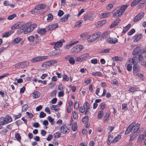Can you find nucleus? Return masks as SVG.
Listing matches in <instances>:
<instances>
[{"label": "nucleus", "mask_w": 146, "mask_h": 146, "mask_svg": "<svg viewBox=\"0 0 146 146\" xmlns=\"http://www.w3.org/2000/svg\"><path fill=\"white\" fill-rule=\"evenodd\" d=\"M31 22L27 23L26 24L23 22H21L14 25L11 27V28H19L17 31V33L20 34L24 31V33L26 34L33 31V30L32 26H31Z\"/></svg>", "instance_id": "nucleus-1"}, {"label": "nucleus", "mask_w": 146, "mask_h": 146, "mask_svg": "<svg viewBox=\"0 0 146 146\" xmlns=\"http://www.w3.org/2000/svg\"><path fill=\"white\" fill-rule=\"evenodd\" d=\"M131 125H132V134L130 135V137L131 139L133 140L140 133L139 128L141 127V125L139 123H137L134 125L133 123H131Z\"/></svg>", "instance_id": "nucleus-2"}, {"label": "nucleus", "mask_w": 146, "mask_h": 146, "mask_svg": "<svg viewBox=\"0 0 146 146\" xmlns=\"http://www.w3.org/2000/svg\"><path fill=\"white\" fill-rule=\"evenodd\" d=\"M127 7L128 5H127L122 6L120 8L117 10L115 12L113 13V17L114 18H116L120 16L123 14Z\"/></svg>", "instance_id": "nucleus-3"}, {"label": "nucleus", "mask_w": 146, "mask_h": 146, "mask_svg": "<svg viewBox=\"0 0 146 146\" xmlns=\"http://www.w3.org/2000/svg\"><path fill=\"white\" fill-rule=\"evenodd\" d=\"M64 42V39H62L56 42H52L50 43L51 45L54 46V48L56 50L59 49V47H61L62 45V43Z\"/></svg>", "instance_id": "nucleus-4"}, {"label": "nucleus", "mask_w": 146, "mask_h": 146, "mask_svg": "<svg viewBox=\"0 0 146 146\" xmlns=\"http://www.w3.org/2000/svg\"><path fill=\"white\" fill-rule=\"evenodd\" d=\"M48 58V57L47 56H39L33 58L32 59L31 61L33 63H37L47 59Z\"/></svg>", "instance_id": "nucleus-5"}, {"label": "nucleus", "mask_w": 146, "mask_h": 146, "mask_svg": "<svg viewBox=\"0 0 146 146\" xmlns=\"http://www.w3.org/2000/svg\"><path fill=\"white\" fill-rule=\"evenodd\" d=\"M83 48V46L82 45H77L74 46L71 50V53H77L81 51Z\"/></svg>", "instance_id": "nucleus-6"}, {"label": "nucleus", "mask_w": 146, "mask_h": 146, "mask_svg": "<svg viewBox=\"0 0 146 146\" xmlns=\"http://www.w3.org/2000/svg\"><path fill=\"white\" fill-rule=\"evenodd\" d=\"M90 56V54L88 53L83 54L75 59L77 62H81L86 59L88 58Z\"/></svg>", "instance_id": "nucleus-7"}, {"label": "nucleus", "mask_w": 146, "mask_h": 146, "mask_svg": "<svg viewBox=\"0 0 146 146\" xmlns=\"http://www.w3.org/2000/svg\"><path fill=\"white\" fill-rule=\"evenodd\" d=\"M56 63L57 61H56L52 60L45 62L42 64V66L44 67H46L48 66L53 65Z\"/></svg>", "instance_id": "nucleus-8"}, {"label": "nucleus", "mask_w": 146, "mask_h": 146, "mask_svg": "<svg viewBox=\"0 0 146 146\" xmlns=\"http://www.w3.org/2000/svg\"><path fill=\"white\" fill-rule=\"evenodd\" d=\"M144 15V13L143 12L138 13L134 18L133 22H135L139 21L143 17Z\"/></svg>", "instance_id": "nucleus-9"}, {"label": "nucleus", "mask_w": 146, "mask_h": 146, "mask_svg": "<svg viewBox=\"0 0 146 146\" xmlns=\"http://www.w3.org/2000/svg\"><path fill=\"white\" fill-rule=\"evenodd\" d=\"M65 60L67 61H68L69 63L72 64H74L75 63V60L74 58L68 55L65 57Z\"/></svg>", "instance_id": "nucleus-10"}, {"label": "nucleus", "mask_w": 146, "mask_h": 146, "mask_svg": "<svg viewBox=\"0 0 146 146\" xmlns=\"http://www.w3.org/2000/svg\"><path fill=\"white\" fill-rule=\"evenodd\" d=\"M48 31H47L46 27L45 28H38L37 30V32L39 34L41 35H45L46 33Z\"/></svg>", "instance_id": "nucleus-11"}, {"label": "nucleus", "mask_w": 146, "mask_h": 146, "mask_svg": "<svg viewBox=\"0 0 146 146\" xmlns=\"http://www.w3.org/2000/svg\"><path fill=\"white\" fill-rule=\"evenodd\" d=\"M58 26V24L57 23L49 25L48 27H46L47 31H48L53 30L56 28Z\"/></svg>", "instance_id": "nucleus-12"}, {"label": "nucleus", "mask_w": 146, "mask_h": 146, "mask_svg": "<svg viewBox=\"0 0 146 146\" xmlns=\"http://www.w3.org/2000/svg\"><path fill=\"white\" fill-rule=\"evenodd\" d=\"M107 41L109 43L113 44L117 42V39L116 38H109L107 39Z\"/></svg>", "instance_id": "nucleus-13"}, {"label": "nucleus", "mask_w": 146, "mask_h": 146, "mask_svg": "<svg viewBox=\"0 0 146 146\" xmlns=\"http://www.w3.org/2000/svg\"><path fill=\"white\" fill-rule=\"evenodd\" d=\"M46 7V5L44 4H40L35 6V9L40 10L45 8Z\"/></svg>", "instance_id": "nucleus-14"}, {"label": "nucleus", "mask_w": 146, "mask_h": 146, "mask_svg": "<svg viewBox=\"0 0 146 146\" xmlns=\"http://www.w3.org/2000/svg\"><path fill=\"white\" fill-rule=\"evenodd\" d=\"M120 21V19H118L115 21H113L110 25V28H112L114 27L119 23Z\"/></svg>", "instance_id": "nucleus-15"}, {"label": "nucleus", "mask_w": 146, "mask_h": 146, "mask_svg": "<svg viewBox=\"0 0 146 146\" xmlns=\"http://www.w3.org/2000/svg\"><path fill=\"white\" fill-rule=\"evenodd\" d=\"M60 131L62 133H66L68 129L67 128V126L66 125H62L60 128Z\"/></svg>", "instance_id": "nucleus-16"}, {"label": "nucleus", "mask_w": 146, "mask_h": 146, "mask_svg": "<svg viewBox=\"0 0 146 146\" xmlns=\"http://www.w3.org/2000/svg\"><path fill=\"white\" fill-rule=\"evenodd\" d=\"M140 48L138 47L134 49L133 52V54L134 55H138V54L141 52Z\"/></svg>", "instance_id": "nucleus-17"}, {"label": "nucleus", "mask_w": 146, "mask_h": 146, "mask_svg": "<svg viewBox=\"0 0 146 146\" xmlns=\"http://www.w3.org/2000/svg\"><path fill=\"white\" fill-rule=\"evenodd\" d=\"M140 69V68L139 66L137 64L134 65L133 68V74L138 72L139 70Z\"/></svg>", "instance_id": "nucleus-18"}, {"label": "nucleus", "mask_w": 146, "mask_h": 146, "mask_svg": "<svg viewBox=\"0 0 146 146\" xmlns=\"http://www.w3.org/2000/svg\"><path fill=\"white\" fill-rule=\"evenodd\" d=\"M141 34H137L135 35L133 37L134 42H137L139 41L141 38Z\"/></svg>", "instance_id": "nucleus-19"}, {"label": "nucleus", "mask_w": 146, "mask_h": 146, "mask_svg": "<svg viewBox=\"0 0 146 146\" xmlns=\"http://www.w3.org/2000/svg\"><path fill=\"white\" fill-rule=\"evenodd\" d=\"M101 35V33L99 32H97L96 33H94L92 35V36L94 38L95 41Z\"/></svg>", "instance_id": "nucleus-20"}, {"label": "nucleus", "mask_w": 146, "mask_h": 146, "mask_svg": "<svg viewBox=\"0 0 146 146\" xmlns=\"http://www.w3.org/2000/svg\"><path fill=\"white\" fill-rule=\"evenodd\" d=\"M78 42V41H77L76 42H71L69 44L66 45V46L65 47V48L67 49H69L70 48V47H72V46L76 44Z\"/></svg>", "instance_id": "nucleus-21"}, {"label": "nucleus", "mask_w": 146, "mask_h": 146, "mask_svg": "<svg viewBox=\"0 0 146 146\" xmlns=\"http://www.w3.org/2000/svg\"><path fill=\"white\" fill-rule=\"evenodd\" d=\"M4 118L6 121L7 124L11 122L12 121L11 117L9 115H7L4 117Z\"/></svg>", "instance_id": "nucleus-22"}, {"label": "nucleus", "mask_w": 146, "mask_h": 146, "mask_svg": "<svg viewBox=\"0 0 146 146\" xmlns=\"http://www.w3.org/2000/svg\"><path fill=\"white\" fill-rule=\"evenodd\" d=\"M110 114L106 113L104 117V123H107L109 119V117L110 116Z\"/></svg>", "instance_id": "nucleus-23"}, {"label": "nucleus", "mask_w": 146, "mask_h": 146, "mask_svg": "<svg viewBox=\"0 0 146 146\" xmlns=\"http://www.w3.org/2000/svg\"><path fill=\"white\" fill-rule=\"evenodd\" d=\"M14 31H9L6 32L2 36L3 37H7L10 35Z\"/></svg>", "instance_id": "nucleus-24"}, {"label": "nucleus", "mask_w": 146, "mask_h": 146, "mask_svg": "<svg viewBox=\"0 0 146 146\" xmlns=\"http://www.w3.org/2000/svg\"><path fill=\"white\" fill-rule=\"evenodd\" d=\"M22 40V38L20 37H17L14 39L13 41V43L15 44H17Z\"/></svg>", "instance_id": "nucleus-25"}, {"label": "nucleus", "mask_w": 146, "mask_h": 146, "mask_svg": "<svg viewBox=\"0 0 146 146\" xmlns=\"http://www.w3.org/2000/svg\"><path fill=\"white\" fill-rule=\"evenodd\" d=\"M40 93L38 91H36L33 93V97L35 98H37L40 96Z\"/></svg>", "instance_id": "nucleus-26"}, {"label": "nucleus", "mask_w": 146, "mask_h": 146, "mask_svg": "<svg viewBox=\"0 0 146 146\" xmlns=\"http://www.w3.org/2000/svg\"><path fill=\"white\" fill-rule=\"evenodd\" d=\"M84 19L85 21H87L88 20L92 21L93 19V18L91 16L88 15H86L84 17Z\"/></svg>", "instance_id": "nucleus-27"}, {"label": "nucleus", "mask_w": 146, "mask_h": 146, "mask_svg": "<svg viewBox=\"0 0 146 146\" xmlns=\"http://www.w3.org/2000/svg\"><path fill=\"white\" fill-rule=\"evenodd\" d=\"M0 123L1 125H5L7 124L4 117H1L0 118Z\"/></svg>", "instance_id": "nucleus-28"}, {"label": "nucleus", "mask_w": 146, "mask_h": 146, "mask_svg": "<svg viewBox=\"0 0 146 146\" xmlns=\"http://www.w3.org/2000/svg\"><path fill=\"white\" fill-rule=\"evenodd\" d=\"M69 14L66 15H64L62 18L61 19V21L62 22H64L66 21L68 17L69 16Z\"/></svg>", "instance_id": "nucleus-29"}, {"label": "nucleus", "mask_w": 146, "mask_h": 146, "mask_svg": "<svg viewBox=\"0 0 146 146\" xmlns=\"http://www.w3.org/2000/svg\"><path fill=\"white\" fill-rule=\"evenodd\" d=\"M111 15V13L110 12L101 13V17L102 18H106Z\"/></svg>", "instance_id": "nucleus-30"}, {"label": "nucleus", "mask_w": 146, "mask_h": 146, "mask_svg": "<svg viewBox=\"0 0 146 146\" xmlns=\"http://www.w3.org/2000/svg\"><path fill=\"white\" fill-rule=\"evenodd\" d=\"M131 125V124L127 128L125 132V134H127L129 133L130 132L132 133Z\"/></svg>", "instance_id": "nucleus-31"}, {"label": "nucleus", "mask_w": 146, "mask_h": 146, "mask_svg": "<svg viewBox=\"0 0 146 146\" xmlns=\"http://www.w3.org/2000/svg\"><path fill=\"white\" fill-rule=\"evenodd\" d=\"M121 138V136L120 135H117L116 137L113 139V141L111 142V143H116L119 141Z\"/></svg>", "instance_id": "nucleus-32"}, {"label": "nucleus", "mask_w": 146, "mask_h": 146, "mask_svg": "<svg viewBox=\"0 0 146 146\" xmlns=\"http://www.w3.org/2000/svg\"><path fill=\"white\" fill-rule=\"evenodd\" d=\"M140 2V0H134L131 4V6L133 7L137 5Z\"/></svg>", "instance_id": "nucleus-33"}, {"label": "nucleus", "mask_w": 146, "mask_h": 146, "mask_svg": "<svg viewBox=\"0 0 146 146\" xmlns=\"http://www.w3.org/2000/svg\"><path fill=\"white\" fill-rule=\"evenodd\" d=\"M92 74L93 76H102V74L100 72H93L92 73Z\"/></svg>", "instance_id": "nucleus-34"}, {"label": "nucleus", "mask_w": 146, "mask_h": 146, "mask_svg": "<svg viewBox=\"0 0 146 146\" xmlns=\"http://www.w3.org/2000/svg\"><path fill=\"white\" fill-rule=\"evenodd\" d=\"M131 25L130 24H128L127 26H126L123 31V33H125L126 32L128 31L129 28L130 27Z\"/></svg>", "instance_id": "nucleus-35"}, {"label": "nucleus", "mask_w": 146, "mask_h": 146, "mask_svg": "<svg viewBox=\"0 0 146 146\" xmlns=\"http://www.w3.org/2000/svg\"><path fill=\"white\" fill-rule=\"evenodd\" d=\"M35 39H36V42L38 43L40 40L41 39L38 35L37 34H35L34 37Z\"/></svg>", "instance_id": "nucleus-36"}, {"label": "nucleus", "mask_w": 146, "mask_h": 146, "mask_svg": "<svg viewBox=\"0 0 146 146\" xmlns=\"http://www.w3.org/2000/svg\"><path fill=\"white\" fill-rule=\"evenodd\" d=\"M29 108L28 106L27 105L25 104L22 107V111L24 112L26 111Z\"/></svg>", "instance_id": "nucleus-37"}, {"label": "nucleus", "mask_w": 146, "mask_h": 146, "mask_svg": "<svg viewBox=\"0 0 146 146\" xmlns=\"http://www.w3.org/2000/svg\"><path fill=\"white\" fill-rule=\"evenodd\" d=\"M138 90V88L136 87H132L129 88V91L132 92H133L135 91Z\"/></svg>", "instance_id": "nucleus-38"}, {"label": "nucleus", "mask_w": 146, "mask_h": 146, "mask_svg": "<svg viewBox=\"0 0 146 146\" xmlns=\"http://www.w3.org/2000/svg\"><path fill=\"white\" fill-rule=\"evenodd\" d=\"M103 114L104 113L102 111H99L98 113V118L100 119H101L102 118L103 115Z\"/></svg>", "instance_id": "nucleus-39"}, {"label": "nucleus", "mask_w": 146, "mask_h": 146, "mask_svg": "<svg viewBox=\"0 0 146 146\" xmlns=\"http://www.w3.org/2000/svg\"><path fill=\"white\" fill-rule=\"evenodd\" d=\"M94 38L92 35L90 36L88 38L87 40L88 42H93L95 41L94 39Z\"/></svg>", "instance_id": "nucleus-40"}, {"label": "nucleus", "mask_w": 146, "mask_h": 146, "mask_svg": "<svg viewBox=\"0 0 146 146\" xmlns=\"http://www.w3.org/2000/svg\"><path fill=\"white\" fill-rule=\"evenodd\" d=\"M15 66L16 68H23L21 62L15 64Z\"/></svg>", "instance_id": "nucleus-41"}, {"label": "nucleus", "mask_w": 146, "mask_h": 146, "mask_svg": "<svg viewBox=\"0 0 146 146\" xmlns=\"http://www.w3.org/2000/svg\"><path fill=\"white\" fill-rule=\"evenodd\" d=\"M27 39L30 42H33L34 40V36L33 35H31L27 37Z\"/></svg>", "instance_id": "nucleus-42"}, {"label": "nucleus", "mask_w": 146, "mask_h": 146, "mask_svg": "<svg viewBox=\"0 0 146 146\" xmlns=\"http://www.w3.org/2000/svg\"><path fill=\"white\" fill-rule=\"evenodd\" d=\"M139 62L140 64L143 62L144 58L143 56L141 54H139L138 56Z\"/></svg>", "instance_id": "nucleus-43"}, {"label": "nucleus", "mask_w": 146, "mask_h": 146, "mask_svg": "<svg viewBox=\"0 0 146 146\" xmlns=\"http://www.w3.org/2000/svg\"><path fill=\"white\" fill-rule=\"evenodd\" d=\"M84 105L86 107V110H88L90 109V104L87 102H85L84 104Z\"/></svg>", "instance_id": "nucleus-44"}, {"label": "nucleus", "mask_w": 146, "mask_h": 146, "mask_svg": "<svg viewBox=\"0 0 146 146\" xmlns=\"http://www.w3.org/2000/svg\"><path fill=\"white\" fill-rule=\"evenodd\" d=\"M47 119L51 123L52 125H53L54 122V119L51 117V116H49L47 117Z\"/></svg>", "instance_id": "nucleus-45"}, {"label": "nucleus", "mask_w": 146, "mask_h": 146, "mask_svg": "<svg viewBox=\"0 0 146 146\" xmlns=\"http://www.w3.org/2000/svg\"><path fill=\"white\" fill-rule=\"evenodd\" d=\"M82 23V20L79 21L75 23V26L76 27H79L81 26Z\"/></svg>", "instance_id": "nucleus-46"}, {"label": "nucleus", "mask_w": 146, "mask_h": 146, "mask_svg": "<svg viewBox=\"0 0 146 146\" xmlns=\"http://www.w3.org/2000/svg\"><path fill=\"white\" fill-rule=\"evenodd\" d=\"M47 16V21H51L53 18V16L50 13Z\"/></svg>", "instance_id": "nucleus-47"}, {"label": "nucleus", "mask_w": 146, "mask_h": 146, "mask_svg": "<svg viewBox=\"0 0 146 146\" xmlns=\"http://www.w3.org/2000/svg\"><path fill=\"white\" fill-rule=\"evenodd\" d=\"M72 130L73 131H75L77 129V125L76 123H74L72 127Z\"/></svg>", "instance_id": "nucleus-48"}, {"label": "nucleus", "mask_w": 146, "mask_h": 146, "mask_svg": "<svg viewBox=\"0 0 146 146\" xmlns=\"http://www.w3.org/2000/svg\"><path fill=\"white\" fill-rule=\"evenodd\" d=\"M15 137L18 141H20L21 137L19 133H16L15 134Z\"/></svg>", "instance_id": "nucleus-49"}, {"label": "nucleus", "mask_w": 146, "mask_h": 146, "mask_svg": "<svg viewBox=\"0 0 146 146\" xmlns=\"http://www.w3.org/2000/svg\"><path fill=\"white\" fill-rule=\"evenodd\" d=\"M17 15L15 14H14L11 15L7 17V19L9 20H11L13 19V18L16 17Z\"/></svg>", "instance_id": "nucleus-50"}, {"label": "nucleus", "mask_w": 146, "mask_h": 146, "mask_svg": "<svg viewBox=\"0 0 146 146\" xmlns=\"http://www.w3.org/2000/svg\"><path fill=\"white\" fill-rule=\"evenodd\" d=\"M73 118L75 119H77L78 118V115L76 111L72 112Z\"/></svg>", "instance_id": "nucleus-51"}, {"label": "nucleus", "mask_w": 146, "mask_h": 146, "mask_svg": "<svg viewBox=\"0 0 146 146\" xmlns=\"http://www.w3.org/2000/svg\"><path fill=\"white\" fill-rule=\"evenodd\" d=\"M88 116H85L82 119V122L83 123H85L87 121H88Z\"/></svg>", "instance_id": "nucleus-52"}, {"label": "nucleus", "mask_w": 146, "mask_h": 146, "mask_svg": "<svg viewBox=\"0 0 146 146\" xmlns=\"http://www.w3.org/2000/svg\"><path fill=\"white\" fill-rule=\"evenodd\" d=\"M108 35L109 33L108 32H106L103 33L102 36L103 38H106L108 37Z\"/></svg>", "instance_id": "nucleus-53"}, {"label": "nucleus", "mask_w": 146, "mask_h": 146, "mask_svg": "<svg viewBox=\"0 0 146 146\" xmlns=\"http://www.w3.org/2000/svg\"><path fill=\"white\" fill-rule=\"evenodd\" d=\"M58 106L57 105H52V108H53L52 110L54 111H58L59 110L58 108Z\"/></svg>", "instance_id": "nucleus-54"}, {"label": "nucleus", "mask_w": 146, "mask_h": 146, "mask_svg": "<svg viewBox=\"0 0 146 146\" xmlns=\"http://www.w3.org/2000/svg\"><path fill=\"white\" fill-rule=\"evenodd\" d=\"M132 68V66L130 64H128L127 66V69L129 71H130L131 70Z\"/></svg>", "instance_id": "nucleus-55"}, {"label": "nucleus", "mask_w": 146, "mask_h": 146, "mask_svg": "<svg viewBox=\"0 0 146 146\" xmlns=\"http://www.w3.org/2000/svg\"><path fill=\"white\" fill-rule=\"evenodd\" d=\"M135 29H132L131 30H130V31L129 32H128L127 33V34L129 35H131L132 34L135 33Z\"/></svg>", "instance_id": "nucleus-56"}, {"label": "nucleus", "mask_w": 146, "mask_h": 146, "mask_svg": "<svg viewBox=\"0 0 146 146\" xmlns=\"http://www.w3.org/2000/svg\"><path fill=\"white\" fill-rule=\"evenodd\" d=\"M46 114L43 112H41L39 115V117L40 118H43L45 117Z\"/></svg>", "instance_id": "nucleus-57"}, {"label": "nucleus", "mask_w": 146, "mask_h": 146, "mask_svg": "<svg viewBox=\"0 0 146 146\" xmlns=\"http://www.w3.org/2000/svg\"><path fill=\"white\" fill-rule=\"evenodd\" d=\"M21 62L22 63L23 67L24 66H28L29 64V63L27 62Z\"/></svg>", "instance_id": "nucleus-58"}, {"label": "nucleus", "mask_w": 146, "mask_h": 146, "mask_svg": "<svg viewBox=\"0 0 146 146\" xmlns=\"http://www.w3.org/2000/svg\"><path fill=\"white\" fill-rule=\"evenodd\" d=\"M79 103L78 102H76L74 104V108L77 110L79 108Z\"/></svg>", "instance_id": "nucleus-59"}, {"label": "nucleus", "mask_w": 146, "mask_h": 146, "mask_svg": "<svg viewBox=\"0 0 146 146\" xmlns=\"http://www.w3.org/2000/svg\"><path fill=\"white\" fill-rule=\"evenodd\" d=\"M64 14V13L63 11L61 10H60L58 13V15L59 17L62 16Z\"/></svg>", "instance_id": "nucleus-60"}, {"label": "nucleus", "mask_w": 146, "mask_h": 146, "mask_svg": "<svg viewBox=\"0 0 146 146\" xmlns=\"http://www.w3.org/2000/svg\"><path fill=\"white\" fill-rule=\"evenodd\" d=\"M97 59H94L91 60V62L92 63L95 64L97 63Z\"/></svg>", "instance_id": "nucleus-61"}, {"label": "nucleus", "mask_w": 146, "mask_h": 146, "mask_svg": "<svg viewBox=\"0 0 146 146\" xmlns=\"http://www.w3.org/2000/svg\"><path fill=\"white\" fill-rule=\"evenodd\" d=\"M63 79L65 80L68 81L69 80V77L66 75H64L63 76Z\"/></svg>", "instance_id": "nucleus-62"}, {"label": "nucleus", "mask_w": 146, "mask_h": 146, "mask_svg": "<svg viewBox=\"0 0 146 146\" xmlns=\"http://www.w3.org/2000/svg\"><path fill=\"white\" fill-rule=\"evenodd\" d=\"M113 7V5L111 4H109L106 7V9L108 10H110Z\"/></svg>", "instance_id": "nucleus-63"}, {"label": "nucleus", "mask_w": 146, "mask_h": 146, "mask_svg": "<svg viewBox=\"0 0 146 146\" xmlns=\"http://www.w3.org/2000/svg\"><path fill=\"white\" fill-rule=\"evenodd\" d=\"M85 108L84 106H82L80 107L79 109L81 113H83L85 111Z\"/></svg>", "instance_id": "nucleus-64"}]
</instances>
